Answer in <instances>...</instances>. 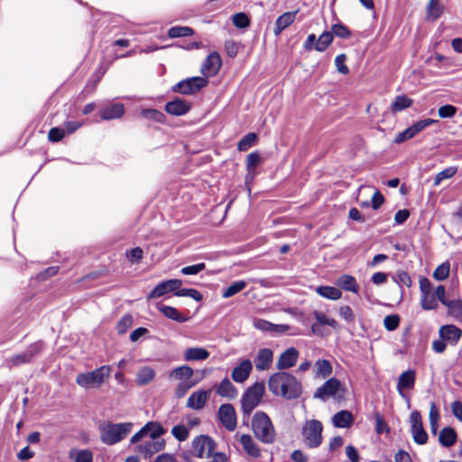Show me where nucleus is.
Here are the masks:
<instances>
[{"instance_id": "obj_33", "label": "nucleus", "mask_w": 462, "mask_h": 462, "mask_svg": "<svg viewBox=\"0 0 462 462\" xmlns=\"http://www.w3.org/2000/svg\"><path fill=\"white\" fill-rule=\"evenodd\" d=\"M337 284L343 290L346 291H351L354 293H357L358 291V284L352 275L343 274L341 275L337 282Z\"/></svg>"}, {"instance_id": "obj_34", "label": "nucleus", "mask_w": 462, "mask_h": 462, "mask_svg": "<svg viewBox=\"0 0 462 462\" xmlns=\"http://www.w3.org/2000/svg\"><path fill=\"white\" fill-rule=\"evenodd\" d=\"M316 292L323 298L333 300H338L342 296L341 291L332 286H319L316 288Z\"/></svg>"}, {"instance_id": "obj_51", "label": "nucleus", "mask_w": 462, "mask_h": 462, "mask_svg": "<svg viewBox=\"0 0 462 462\" xmlns=\"http://www.w3.org/2000/svg\"><path fill=\"white\" fill-rule=\"evenodd\" d=\"M199 381L193 382H180L175 389L174 395L176 398L180 399L185 396L187 392L195 386Z\"/></svg>"}, {"instance_id": "obj_56", "label": "nucleus", "mask_w": 462, "mask_h": 462, "mask_svg": "<svg viewBox=\"0 0 462 462\" xmlns=\"http://www.w3.org/2000/svg\"><path fill=\"white\" fill-rule=\"evenodd\" d=\"M346 55L344 53L337 55L335 59V65L337 67V71L344 75H346L349 72V69L346 65Z\"/></svg>"}, {"instance_id": "obj_37", "label": "nucleus", "mask_w": 462, "mask_h": 462, "mask_svg": "<svg viewBox=\"0 0 462 462\" xmlns=\"http://www.w3.org/2000/svg\"><path fill=\"white\" fill-rule=\"evenodd\" d=\"M412 105V100L405 95L397 96L391 105L393 112H400Z\"/></svg>"}, {"instance_id": "obj_58", "label": "nucleus", "mask_w": 462, "mask_h": 462, "mask_svg": "<svg viewBox=\"0 0 462 462\" xmlns=\"http://www.w3.org/2000/svg\"><path fill=\"white\" fill-rule=\"evenodd\" d=\"M457 113V107L452 105H445L439 108L438 114L441 118L453 117Z\"/></svg>"}, {"instance_id": "obj_35", "label": "nucleus", "mask_w": 462, "mask_h": 462, "mask_svg": "<svg viewBox=\"0 0 462 462\" xmlns=\"http://www.w3.org/2000/svg\"><path fill=\"white\" fill-rule=\"evenodd\" d=\"M333 41V34L330 32H324L320 34L314 45V50L322 52L325 51Z\"/></svg>"}, {"instance_id": "obj_61", "label": "nucleus", "mask_w": 462, "mask_h": 462, "mask_svg": "<svg viewBox=\"0 0 462 462\" xmlns=\"http://www.w3.org/2000/svg\"><path fill=\"white\" fill-rule=\"evenodd\" d=\"M65 135V131L59 127H52L48 134V138L51 142H59Z\"/></svg>"}, {"instance_id": "obj_62", "label": "nucleus", "mask_w": 462, "mask_h": 462, "mask_svg": "<svg viewBox=\"0 0 462 462\" xmlns=\"http://www.w3.org/2000/svg\"><path fill=\"white\" fill-rule=\"evenodd\" d=\"M339 315L343 319H345L348 323L354 322L355 320V315L353 313V310L347 305L342 306L339 309Z\"/></svg>"}, {"instance_id": "obj_19", "label": "nucleus", "mask_w": 462, "mask_h": 462, "mask_svg": "<svg viewBox=\"0 0 462 462\" xmlns=\"http://www.w3.org/2000/svg\"><path fill=\"white\" fill-rule=\"evenodd\" d=\"M252 369V362L249 359H244L233 369L231 377L236 383H242L247 380Z\"/></svg>"}, {"instance_id": "obj_8", "label": "nucleus", "mask_w": 462, "mask_h": 462, "mask_svg": "<svg viewBox=\"0 0 462 462\" xmlns=\"http://www.w3.org/2000/svg\"><path fill=\"white\" fill-rule=\"evenodd\" d=\"M207 84L208 79L206 78L192 77L178 82L172 87V90L182 95H191L199 92Z\"/></svg>"}, {"instance_id": "obj_55", "label": "nucleus", "mask_w": 462, "mask_h": 462, "mask_svg": "<svg viewBox=\"0 0 462 462\" xmlns=\"http://www.w3.org/2000/svg\"><path fill=\"white\" fill-rule=\"evenodd\" d=\"M331 33L342 39H347L351 36V32L348 28L342 23L334 24L332 26Z\"/></svg>"}, {"instance_id": "obj_7", "label": "nucleus", "mask_w": 462, "mask_h": 462, "mask_svg": "<svg viewBox=\"0 0 462 462\" xmlns=\"http://www.w3.org/2000/svg\"><path fill=\"white\" fill-rule=\"evenodd\" d=\"M216 447V441L208 435L197 436L191 442L193 455L199 458L213 457Z\"/></svg>"}, {"instance_id": "obj_27", "label": "nucleus", "mask_w": 462, "mask_h": 462, "mask_svg": "<svg viewBox=\"0 0 462 462\" xmlns=\"http://www.w3.org/2000/svg\"><path fill=\"white\" fill-rule=\"evenodd\" d=\"M240 443L244 450L253 457H259L261 455L260 449L253 438L249 434H242L240 436Z\"/></svg>"}, {"instance_id": "obj_2", "label": "nucleus", "mask_w": 462, "mask_h": 462, "mask_svg": "<svg viewBox=\"0 0 462 462\" xmlns=\"http://www.w3.org/2000/svg\"><path fill=\"white\" fill-rule=\"evenodd\" d=\"M252 430L254 436L264 444L275 441L276 432L270 417L264 411H256L252 419Z\"/></svg>"}, {"instance_id": "obj_46", "label": "nucleus", "mask_w": 462, "mask_h": 462, "mask_svg": "<svg viewBox=\"0 0 462 462\" xmlns=\"http://www.w3.org/2000/svg\"><path fill=\"white\" fill-rule=\"evenodd\" d=\"M193 34V30L188 26H174L169 29L168 36L170 38L185 37Z\"/></svg>"}, {"instance_id": "obj_44", "label": "nucleus", "mask_w": 462, "mask_h": 462, "mask_svg": "<svg viewBox=\"0 0 462 462\" xmlns=\"http://www.w3.org/2000/svg\"><path fill=\"white\" fill-rule=\"evenodd\" d=\"M246 286V282L244 281H237L229 285L222 293V297L225 299L230 298L236 293L243 291Z\"/></svg>"}, {"instance_id": "obj_47", "label": "nucleus", "mask_w": 462, "mask_h": 462, "mask_svg": "<svg viewBox=\"0 0 462 462\" xmlns=\"http://www.w3.org/2000/svg\"><path fill=\"white\" fill-rule=\"evenodd\" d=\"M174 295L178 297H189L195 300L196 301H200L203 299L202 294L195 289L180 288L174 292Z\"/></svg>"}, {"instance_id": "obj_4", "label": "nucleus", "mask_w": 462, "mask_h": 462, "mask_svg": "<svg viewBox=\"0 0 462 462\" xmlns=\"http://www.w3.org/2000/svg\"><path fill=\"white\" fill-rule=\"evenodd\" d=\"M112 372L110 365H102L93 371L79 374L76 377V383L83 388H98Z\"/></svg>"}, {"instance_id": "obj_11", "label": "nucleus", "mask_w": 462, "mask_h": 462, "mask_svg": "<svg viewBox=\"0 0 462 462\" xmlns=\"http://www.w3.org/2000/svg\"><path fill=\"white\" fill-rule=\"evenodd\" d=\"M217 415L220 422L227 430H235L236 428V414L232 404H222L218 409Z\"/></svg>"}, {"instance_id": "obj_43", "label": "nucleus", "mask_w": 462, "mask_h": 462, "mask_svg": "<svg viewBox=\"0 0 462 462\" xmlns=\"http://www.w3.org/2000/svg\"><path fill=\"white\" fill-rule=\"evenodd\" d=\"M257 140V135L254 133H248L238 143L237 149L240 152L247 151L254 145Z\"/></svg>"}, {"instance_id": "obj_59", "label": "nucleus", "mask_w": 462, "mask_h": 462, "mask_svg": "<svg viewBox=\"0 0 462 462\" xmlns=\"http://www.w3.org/2000/svg\"><path fill=\"white\" fill-rule=\"evenodd\" d=\"M206 268L204 263H199L194 265H189L181 268L180 273L184 275H195Z\"/></svg>"}, {"instance_id": "obj_50", "label": "nucleus", "mask_w": 462, "mask_h": 462, "mask_svg": "<svg viewBox=\"0 0 462 462\" xmlns=\"http://www.w3.org/2000/svg\"><path fill=\"white\" fill-rule=\"evenodd\" d=\"M171 434L179 441H184L188 439L189 430L185 425L179 424L171 429Z\"/></svg>"}, {"instance_id": "obj_26", "label": "nucleus", "mask_w": 462, "mask_h": 462, "mask_svg": "<svg viewBox=\"0 0 462 462\" xmlns=\"http://www.w3.org/2000/svg\"><path fill=\"white\" fill-rule=\"evenodd\" d=\"M332 423L336 428H349L354 423L353 414L348 411H340L332 417Z\"/></svg>"}, {"instance_id": "obj_17", "label": "nucleus", "mask_w": 462, "mask_h": 462, "mask_svg": "<svg viewBox=\"0 0 462 462\" xmlns=\"http://www.w3.org/2000/svg\"><path fill=\"white\" fill-rule=\"evenodd\" d=\"M439 335L442 340L455 346L462 337V330L455 325H443L439 329Z\"/></svg>"}, {"instance_id": "obj_41", "label": "nucleus", "mask_w": 462, "mask_h": 462, "mask_svg": "<svg viewBox=\"0 0 462 462\" xmlns=\"http://www.w3.org/2000/svg\"><path fill=\"white\" fill-rule=\"evenodd\" d=\"M262 158L257 152H253L248 154L246 158V169L249 174L253 175L255 173L256 167L261 163Z\"/></svg>"}, {"instance_id": "obj_57", "label": "nucleus", "mask_w": 462, "mask_h": 462, "mask_svg": "<svg viewBox=\"0 0 462 462\" xmlns=\"http://www.w3.org/2000/svg\"><path fill=\"white\" fill-rule=\"evenodd\" d=\"M133 324V318L131 315H125L117 323V331L119 334H125Z\"/></svg>"}, {"instance_id": "obj_24", "label": "nucleus", "mask_w": 462, "mask_h": 462, "mask_svg": "<svg viewBox=\"0 0 462 462\" xmlns=\"http://www.w3.org/2000/svg\"><path fill=\"white\" fill-rule=\"evenodd\" d=\"M125 114V106L121 103H114L100 111L103 120L118 119Z\"/></svg>"}, {"instance_id": "obj_28", "label": "nucleus", "mask_w": 462, "mask_h": 462, "mask_svg": "<svg viewBox=\"0 0 462 462\" xmlns=\"http://www.w3.org/2000/svg\"><path fill=\"white\" fill-rule=\"evenodd\" d=\"M295 12H286L280 15L275 21L274 34L279 35L284 29L290 26L295 20Z\"/></svg>"}, {"instance_id": "obj_45", "label": "nucleus", "mask_w": 462, "mask_h": 462, "mask_svg": "<svg viewBox=\"0 0 462 462\" xmlns=\"http://www.w3.org/2000/svg\"><path fill=\"white\" fill-rule=\"evenodd\" d=\"M450 264L446 261L439 265L433 272L432 276L437 281H444L449 275Z\"/></svg>"}, {"instance_id": "obj_5", "label": "nucleus", "mask_w": 462, "mask_h": 462, "mask_svg": "<svg viewBox=\"0 0 462 462\" xmlns=\"http://www.w3.org/2000/svg\"><path fill=\"white\" fill-rule=\"evenodd\" d=\"M264 383L256 382L244 393L241 398V408L244 417L248 418L251 412L258 406L264 394Z\"/></svg>"}, {"instance_id": "obj_1", "label": "nucleus", "mask_w": 462, "mask_h": 462, "mask_svg": "<svg viewBox=\"0 0 462 462\" xmlns=\"http://www.w3.org/2000/svg\"><path fill=\"white\" fill-rule=\"evenodd\" d=\"M268 389L275 396L285 400H295L302 393L301 383L291 374L279 371L268 380Z\"/></svg>"}, {"instance_id": "obj_9", "label": "nucleus", "mask_w": 462, "mask_h": 462, "mask_svg": "<svg viewBox=\"0 0 462 462\" xmlns=\"http://www.w3.org/2000/svg\"><path fill=\"white\" fill-rule=\"evenodd\" d=\"M411 432L412 439L418 445H424L428 441V434L423 428L420 411H413L410 415Z\"/></svg>"}, {"instance_id": "obj_23", "label": "nucleus", "mask_w": 462, "mask_h": 462, "mask_svg": "<svg viewBox=\"0 0 462 462\" xmlns=\"http://www.w3.org/2000/svg\"><path fill=\"white\" fill-rule=\"evenodd\" d=\"M273 351L269 348H262L258 351L255 358V368L259 371L267 370L273 362Z\"/></svg>"}, {"instance_id": "obj_18", "label": "nucleus", "mask_w": 462, "mask_h": 462, "mask_svg": "<svg viewBox=\"0 0 462 462\" xmlns=\"http://www.w3.org/2000/svg\"><path fill=\"white\" fill-rule=\"evenodd\" d=\"M222 61L220 55L217 51L209 53L201 67V73L204 75L214 76L220 69Z\"/></svg>"}, {"instance_id": "obj_22", "label": "nucleus", "mask_w": 462, "mask_h": 462, "mask_svg": "<svg viewBox=\"0 0 462 462\" xmlns=\"http://www.w3.org/2000/svg\"><path fill=\"white\" fill-rule=\"evenodd\" d=\"M211 390H199L190 394L187 401V407L192 410H201L210 394Z\"/></svg>"}, {"instance_id": "obj_21", "label": "nucleus", "mask_w": 462, "mask_h": 462, "mask_svg": "<svg viewBox=\"0 0 462 462\" xmlns=\"http://www.w3.org/2000/svg\"><path fill=\"white\" fill-rule=\"evenodd\" d=\"M191 108L189 102L181 98H175L172 101L167 102L165 105V111L172 116H180L187 114Z\"/></svg>"}, {"instance_id": "obj_13", "label": "nucleus", "mask_w": 462, "mask_h": 462, "mask_svg": "<svg viewBox=\"0 0 462 462\" xmlns=\"http://www.w3.org/2000/svg\"><path fill=\"white\" fill-rule=\"evenodd\" d=\"M341 386V383L337 378L327 380L320 387H319L313 394L316 399L326 401L329 397L335 396Z\"/></svg>"}, {"instance_id": "obj_64", "label": "nucleus", "mask_w": 462, "mask_h": 462, "mask_svg": "<svg viewBox=\"0 0 462 462\" xmlns=\"http://www.w3.org/2000/svg\"><path fill=\"white\" fill-rule=\"evenodd\" d=\"M438 120L427 118L423 120H420L412 125L413 128H415V131L419 134L420 131L425 129L428 126H430L433 124H437Z\"/></svg>"}, {"instance_id": "obj_49", "label": "nucleus", "mask_w": 462, "mask_h": 462, "mask_svg": "<svg viewBox=\"0 0 462 462\" xmlns=\"http://www.w3.org/2000/svg\"><path fill=\"white\" fill-rule=\"evenodd\" d=\"M142 116L148 120H152L158 123H162L165 119V116L161 111L152 108L143 109L142 111Z\"/></svg>"}, {"instance_id": "obj_63", "label": "nucleus", "mask_w": 462, "mask_h": 462, "mask_svg": "<svg viewBox=\"0 0 462 462\" xmlns=\"http://www.w3.org/2000/svg\"><path fill=\"white\" fill-rule=\"evenodd\" d=\"M76 462H92L93 461V455L90 450L88 449H82L77 452Z\"/></svg>"}, {"instance_id": "obj_32", "label": "nucleus", "mask_w": 462, "mask_h": 462, "mask_svg": "<svg viewBox=\"0 0 462 462\" xmlns=\"http://www.w3.org/2000/svg\"><path fill=\"white\" fill-rule=\"evenodd\" d=\"M457 433L454 429L450 427L443 428L439 435V443L446 448H449L456 443Z\"/></svg>"}, {"instance_id": "obj_15", "label": "nucleus", "mask_w": 462, "mask_h": 462, "mask_svg": "<svg viewBox=\"0 0 462 462\" xmlns=\"http://www.w3.org/2000/svg\"><path fill=\"white\" fill-rule=\"evenodd\" d=\"M299 357V351L290 347L281 354L276 362V368L280 371L289 369L295 365Z\"/></svg>"}, {"instance_id": "obj_29", "label": "nucleus", "mask_w": 462, "mask_h": 462, "mask_svg": "<svg viewBox=\"0 0 462 462\" xmlns=\"http://www.w3.org/2000/svg\"><path fill=\"white\" fill-rule=\"evenodd\" d=\"M209 352L203 347H189L184 352L186 361H203L208 358Z\"/></svg>"}, {"instance_id": "obj_12", "label": "nucleus", "mask_w": 462, "mask_h": 462, "mask_svg": "<svg viewBox=\"0 0 462 462\" xmlns=\"http://www.w3.org/2000/svg\"><path fill=\"white\" fill-rule=\"evenodd\" d=\"M42 350V343L36 342L28 346V348L18 355L11 357L10 362L12 365H20L32 362V360L37 356Z\"/></svg>"}, {"instance_id": "obj_48", "label": "nucleus", "mask_w": 462, "mask_h": 462, "mask_svg": "<svg viewBox=\"0 0 462 462\" xmlns=\"http://www.w3.org/2000/svg\"><path fill=\"white\" fill-rule=\"evenodd\" d=\"M457 168L454 166L444 169L435 176L434 185H439L443 180L453 177L457 173Z\"/></svg>"}, {"instance_id": "obj_54", "label": "nucleus", "mask_w": 462, "mask_h": 462, "mask_svg": "<svg viewBox=\"0 0 462 462\" xmlns=\"http://www.w3.org/2000/svg\"><path fill=\"white\" fill-rule=\"evenodd\" d=\"M233 23L237 28H246L250 24L248 16L244 13H237L233 15Z\"/></svg>"}, {"instance_id": "obj_52", "label": "nucleus", "mask_w": 462, "mask_h": 462, "mask_svg": "<svg viewBox=\"0 0 462 462\" xmlns=\"http://www.w3.org/2000/svg\"><path fill=\"white\" fill-rule=\"evenodd\" d=\"M393 280L399 286L411 287V279L409 273L405 271H398L396 273V274L393 276Z\"/></svg>"}, {"instance_id": "obj_14", "label": "nucleus", "mask_w": 462, "mask_h": 462, "mask_svg": "<svg viewBox=\"0 0 462 462\" xmlns=\"http://www.w3.org/2000/svg\"><path fill=\"white\" fill-rule=\"evenodd\" d=\"M181 281L178 279L164 281L155 286V288L149 293L148 299L159 298L167 292L176 291L181 287Z\"/></svg>"}, {"instance_id": "obj_16", "label": "nucleus", "mask_w": 462, "mask_h": 462, "mask_svg": "<svg viewBox=\"0 0 462 462\" xmlns=\"http://www.w3.org/2000/svg\"><path fill=\"white\" fill-rule=\"evenodd\" d=\"M416 373L412 369H408L402 373L398 378L396 389L398 393L405 398L404 390H411L415 385Z\"/></svg>"}, {"instance_id": "obj_36", "label": "nucleus", "mask_w": 462, "mask_h": 462, "mask_svg": "<svg viewBox=\"0 0 462 462\" xmlns=\"http://www.w3.org/2000/svg\"><path fill=\"white\" fill-rule=\"evenodd\" d=\"M155 372L151 367H143L137 374L136 382L139 385L148 384L154 379Z\"/></svg>"}, {"instance_id": "obj_10", "label": "nucleus", "mask_w": 462, "mask_h": 462, "mask_svg": "<svg viewBox=\"0 0 462 462\" xmlns=\"http://www.w3.org/2000/svg\"><path fill=\"white\" fill-rule=\"evenodd\" d=\"M165 432L164 429L158 422L146 423L138 432L131 438V443H137L144 437L149 436L150 439H160L159 438Z\"/></svg>"}, {"instance_id": "obj_20", "label": "nucleus", "mask_w": 462, "mask_h": 462, "mask_svg": "<svg viewBox=\"0 0 462 462\" xmlns=\"http://www.w3.org/2000/svg\"><path fill=\"white\" fill-rule=\"evenodd\" d=\"M164 439H148L138 446V450L145 457H151L153 454L164 449Z\"/></svg>"}, {"instance_id": "obj_42", "label": "nucleus", "mask_w": 462, "mask_h": 462, "mask_svg": "<svg viewBox=\"0 0 462 462\" xmlns=\"http://www.w3.org/2000/svg\"><path fill=\"white\" fill-rule=\"evenodd\" d=\"M316 374L321 375L323 378L332 374V366L328 360L320 359L315 363Z\"/></svg>"}, {"instance_id": "obj_25", "label": "nucleus", "mask_w": 462, "mask_h": 462, "mask_svg": "<svg viewBox=\"0 0 462 462\" xmlns=\"http://www.w3.org/2000/svg\"><path fill=\"white\" fill-rule=\"evenodd\" d=\"M217 393L224 398L233 400L237 396V390L227 377H225L217 387Z\"/></svg>"}, {"instance_id": "obj_53", "label": "nucleus", "mask_w": 462, "mask_h": 462, "mask_svg": "<svg viewBox=\"0 0 462 462\" xmlns=\"http://www.w3.org/2000/svg\"><path fill=\"white\" fill-rule=\"evenodd\" d=\"M400 324V317L397 314L388 315L383 319L384 328L388 331L395 330Z\"/></svg>"}, {"instance_id": "obj_39", "label": "nucleus", "mask_w": 462, "mask_h": 462, "mask_svg": "<svg viewBox=\"0 0 462 462\" xmlns=\"http://www.w3.org/2000/svg\"><path fill=\"white\" fill-rule=\"evenodd\" d=\"M420 305L423 310H431L438 308L439 303L432 291L421 294Z\"/></svg>"}, {"instance_id": "obj_38", "label": "nucleus", "mask_w": 462, "mask_h": 462, "mask_svg": "<svg viewBox=\"0 0 462 462\" xmlns=\"http://www.w3.org/2000/svg\"><path fill=\"white\" fill-rule=\"evenodd\" d=\"M448 315L452 316L456 320L462 322V300H450L447 305Z\"/></svg>"}, {"instance_id": "obj_31", "label": "nucleus", "mask_w": 462, "mask_h": 462, "mask_svg": "<svg viewBox=\"0 0 462 462\" xmlns=\"http://www.w3.org/2000/svg\"><path fill=\"white\" fill-rule=\"evenodd\" d=\"M157 309L168 319H171L174 321L182 323L187 320V318L181 314L176 308L171 306H166L163 304H158Z\"/></svg>"}, {"instance_id": "obj_6", "label": "nucleus", "mask_w": 462, "mask_h": 462, "mask_svg": "<svg viewBox=\"0 0 462 462\" xmlns=\"http://www.w3.org/2000/svg\"><path fill=\"white\" fill-rule=\"evenodd\" d=\"M323 426L319 420H310L306 421L302 428V436L307 447L318 448L322 442Z\"/></svg>"}, {"instance_id": "obj_60", "label": "nucleus", "mask_w": 462, "mask_h": 462, "mask_svg": "<svg viewBox=\"0 0 462 462\" xmlns=\"http://www.w3.org/2000/svg\"><path fill=\"white\" fill-rule=\"evenodd\" d=\"M253 324L256 329H259V330L264 331V332L272 333V328H273V323H271L270 321H267L265 319H254L253 321Z\"/></svg>"}, {"instance_id": "obj_30", "label": "nucleus", "mask_w": 462, "mask_h": 462, "mask_svg": "<svg viewBox=\"0 0 462 462\" xmlns=\"http://www.w3.org/2000/svg\"><path fill=\"white\" fill-rule=\"evenodd\" d=\"M194 374L193 369L189 365H180L170 372V377L175 380H180L182 382H189V380Z\"/></svg>"}, {"instance_id": "obj_3", "label": "nucleus", "mask_w": 462, "mask_h": 462, "mask_svg": "<svg viewBox=\"0 0 462 462\" xmlns=\"http://www.w3.org/2000/svg\"><path fill=\"white\" fill-rule=\"evenodd\" d=\"M133 423H107L100 427V439L106 445H114L124 439L132 430Z\"/></svg>"}, {"instance_id": "obj_40", "label": "nucleus", "mask_w": 462, "mask_h": 462, "mask_svg": "<svg viewBox=\"0 0 462 462\" xmlns=\"http://www.w3.org/2000/svg\"><path fill=\"white\" fill-rule=\"evenodd\" d=\"M427 12L429 18L437 20L442 14L443 5L439 3V0H430Z\"/></svg>"}]
</instances>
